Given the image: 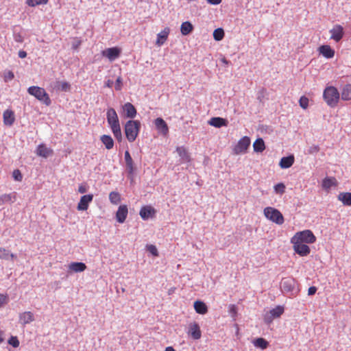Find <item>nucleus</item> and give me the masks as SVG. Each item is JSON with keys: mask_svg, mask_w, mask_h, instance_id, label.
Segmentation results:
<instances>
[{"mask_svg": "<svg viewBox=\"0 0 351 351\" xmlns=\"http://www.w3.org/2000/svg\"><path fill=\"white\" fill-rule=\"evenodd\" d=\"M224 31L222 28H217L213 32V38L217 41L221 40L224 37Z\"/></svg>", "mask_w": 351, "mask_h": 351, "instance_id": "58836bf2", "label": "nucleus"}, {"mask_svg": "<svg viewBox=\"0 0 351 351\" xmlns=\"http://www.w3.org/2000/svg\"><path fill=\"white\" fill-rule=\"evenodd\" d=\"M68 268L69 272L78 273L85 271L86 265L82 262H72L69 265Z\"/></svg>", "mask_w": 351, "mask_h": 351, "instance_id": "6ab92c4d", "label": "nucleus"}, {"mask_svg": "<svg viewBox=\"0 0 351 351\" xmlns=\"http://www.w3.org/2000/svg\"><path fill=\"white\" fill-rule=\"evenodd\" d=\"M16 255H15V254H12V253H10V259H12V260L15 259V258H16Z\"/></svg>", "mask_w": 351, "mask_h": 351, "instance_id": "e2e57ef3", "label": "nucleus"}, {"mask_svg": "<svg viewBox=\"0 0 351 351\" xmlns=\"http://www.w3.org/2000/svg\"><path fill=\"white\" fill-rule=\"evenodd\" d=\"M250 138L248 136H243L233 148L234 154L238 155L245 153L250 145Z\"/></svg>", "mask_w": 351, "mask_h": 351, "instance_id": "0eeeda50", "label": "nucleus"}, {"mask_svg": "<svg viewBox=\"0 0 351 351\" xmlns=\"http://www.w3.org/2000/svg\"><path fill=\"white\" fill-rule=\"evenodd\" d=\"M3 341V339L2 337V332H0V343H1Z\"/></svg>", "mask_w": 351, "mask_h": 351, "instance_id": "0e129e2a", "label": "nucleus"}, {"mask_svg": "<svg viewBox=\"0 0 351 351\" xmlns=\"http://www.w3.org/2000/svg\"><path fill=\"white\" fill-rule=\"evenodd\" d=\"M176 152L184 162H190L191 158L189 153L184 147H178Z\"/></svg>", "mask_w": 351, "mask_h": 351, "instance_id": "7c9ffc66", "label": "nucleus"}, {"mask_svg": "<svg viewBox=\"0 0 351 351\" xmlns=\"http://www.w3.org/2000/svg\"><path fill=\"white\" fill-rule=\"evenodd\" d=\"M188 335L195 340L199 339L202 337L200 327L197 322L190 323L189 325Z\"/></svg>", "mask_w": 351, "mask_h": 351, "instance_id": "9b49d317", "label": "nucleus"}, {"mask_svg": "<svg viewBox=\"0 0 351 351\" xmlns=\"http://www.w3.org/2000/svg\"><path fill=\"white\" fill-rule=\"evenodd\" d=\"M318 50L319 52L326 58H332L335 56V50L329 45H322L319 47Z\"/></svg>", "mask_w": 351, "mask_h": 351, "instance_id": "b1692460", "label": "nucleus"}, {"mask_svg": "<svg viewBox=\"0 0 351 351\" xmlns=\"http://www.w3.org/2000/svg\"><path fill=\"white\" fill-rule=\"evenodd\" d=\"M123 83H122V79L119 76L117 77L116 82H115V89L117 90H120L122 88Z\"/></svg>", "mask_w": 351, "mask_h": 351, "instance_id": "8fccbe9b", "label": "nucleus"}, {"mask_svg": "<svg viewBox=\"0 0 351 351\" xmlns=\"http://www.w3.org/2000/svg\"><path fill=\"white\" fill-rule=\"evenodd\" d=\"M194 308L197 313L200 315H204L208 312V307L206 304L199 300H197L194 302Z\"/></svg>", "mask_w": 351, "mask_h": 351, "instance_id": "c85d7f7f", "label": "nucleus"}, {"mask_svg": "<svg viewBox=\"0 0 351 351\" xmlns=\"http://www.w3.org/2000/svg\"><path fill=\"white\" fill-rule=\"evenodd\" d=\"M16 197L13 194H3L0 196V205H3L6 203L12 202L15 200Z\"/></svg>", "mask_w": 351, "mask_h": 351, "instance_id": "e433bc0d", "label": "nucleus"}, {"mask_svg": "<svg viewBox=\"0 0 351 351\" xmlns=\"http://www.w3.org/2000/svg\"><path fill=\"white\" fill-rule=\"evenodd\" d=\"M34 320V315L30 311H25L19 315V322L23 325L29 324Z\"/></svg>", "mask_w": 351, "mask_h": 351, "instance_id": "393cba45", "label": "nucleus"}, {"mask_svg": "<svg viewBox=\"0 0 351 351\" xmlns=\"http://www.w3.org/2000/svg\"><path fill=\"white\" fill-rule=\"evenodd\" d=\"M169 33L170 29L169 27H165L163 30L158 33L157 34L156 45L158 46L162 45L167 40Z\"/></svg>", "mask_w": 351, "mask_h": 351, "instance_id": "aec40b11", "label": "nucleus"}, {"mask_svg": "<svg viewBox=\"0 0 351 351\" xmlns=\"http://www.w3.org/2000/svg\"><path fill=\"white\" fill-rule=\"evenodd\" d=\"M113 85V82L110 80H108L106 82V86L108 88H111Z\"/></svg>", "mask_w": 351, "mask_h": 351, "instance_id": "bf43d9fd", "label": "nucleus"}, {"mask_svg": "<svg viewBox=\"0 0 351 351\" xmlns=\"http://www.w3.org/2000/svg\"><path fill=\"white\" fill-rule=\"evenodd\" d=\"M9 344L12 345L14 348L19 346V341L16 337H11L8 341Z\"/></svg>", "mask_w": 351, "mask_h": 351, "instance_id": "49530a36", "label": "nucleus"}, {"mask_svg": "<svg viewBox=\"0 0 351 351\" xmlns=\"http://www.w3.org/2000/svg\"><path fill=\"white\" fill-rule=\"evenodd\" d=\"M154 124L157 130L166 136L169 133V128L167 123L162 118H157L154 121Z\"/></svg>", "mask_w": 351, "mask_h": 351, "instance_id": "dca6fc26", "label": "nucleus"}, {"mask_svg": "<svg viewBox=\"0 0 351 351\" xmlns=\"http://www.w3.org/2000/svg\"><path fill=\"white\" fill-rule=\"evenodd\" d=\"M14 40L17 43H22L23 41V38L20 34L16 35L14 37Z\"/></svg>", "mask_w": 351, "mask_h": 351, "instance_id": "4d7b16f0", "label": "nucleus"}, {"mask_svg": "<svg viewBox=\"0 0 351 351\" xmlns=\"http://www.w3.org/2000/svg\"><path fill=\"white\" fill-rule=\"evenodd\" d=\"M0 258L8 260L10 258V251L4 247H0Z\"/></svg>", "mask_w": 351, "mask_h": 351, "instance_id": "37998d69", "label": "nucleus"}, {"mask_svg": "<svg viewBox=\"0 0 351 351\" xmlns=\"http://www.w3.org/2000/svg\"><path fill=\"white\" fill-rule=\"evenodd\" d=\"M337 182L335 178L330 177L326 178L322 181V188L326 191H328L332 186H336Z\"/></svg>", "mask_w": 351, "mask_h": 351, "instance_id": "c756f323", "label": "nucleus"}, {"mask_svg": "<svg viewBox=\"0 0 351 351\" xmlns=\"http://www.w3.org/2000/svg\"><path fill=\"white\" fill-rule=\"evenodd\" d=\"M128 213V210L127 206H120L116 213V219L117 221L119 223H123L127 217Z\"/></svg>", "mask_w": 351, "mask_h": 351, "instance_id": "a211bd4d", "label": "nucleus"}, {"mask_svg": "<svg viewBox=\"0 0 351 351\" xmlns=\"http://www.w3.org/2000/svg\"><path fill=\"white\" fill-rule=\"evenodd\" d=\"M165 351H176V350L173 347L169 346L165 348Z\"/></svg>", "mask_w": 351, "mask_h": 351, "instance_id": "680f3d73", "label": "nucleus"}, {"mask_svg": "<svg viewBox=\"0 0 351 351\" xmlns=\"http://www.w3.org/2000/svg\"><path fill=\"white\" fill-rule=\"evenodd\" d=\"M156 214V210L152 206H143L139 212L141 217L143 220H147L149 218H153Z\"/></svg>", "mask_w": 351, "mask_h": 351, "instance_id": "f8f14e48", "label": "nucleus"}, {"mask_svg": "<svg viewBox=\"0 0 351 351\" xmlns=\"http://www.w3.org/2000/svg\"><path fill=\"white\" fill-rule=\"evenodd\" d=\"M223 62H225V63H227V62H227V60H226V59H223Z\"/></svg>", "mask_w": 351, "mask_h": 351, "instance_id": "69168bd1", "label": "nucleus"}, {"mask_svg": "<svg viewBox=\"0 0 351 351\" xmlns=\"http://www.w3.org/2000/svg\"><path fill=\"white\" fill-rule=\"evenodd\" d=\"M338 199L346 206H351V193H340L338 195Z\"/></svg>", "mask_w": 351, "mask_h": 351, "instance_id": "f704fd0d", "label": "nucleus"}, {"mask_svg": "<svg viewBox=\"0 0 351 351\" xmlns=\"http://www.w3.org/2000/svg\"><path fill=\"white\" fill-rule=\"evenodd\" d=\"M106 118L108 123L117 141H121L122 134L118 115L114 108H109L107 110Z\"/></svg>", "mask_w": 351, "mask_h": 351, "instance_id": "f257e3e1", "label": "nucleus"}, {"mask_svg": "<svg viewBox=\"0 0 351 351\" xmlns=\"http://www.w3.org/2000/svg\"><path fill=\"white\" fill-rule=\"evenodd\" d=\"M274 188L276 193L282 195L285 192L286 186L283 183H278Z\"/></svg>", "mask_w": 351, "mask_h": 351, "instance_id": "79ce46f5", "label": "nucleus"}, {"mask_svg": "<svg viewBox=\"0 0 351 351\" xmlns=\"http://www.w3.org/2000/svg\"><path fill=\"white\" fill-rule=\"evenodd\" d=\"M147 250L154 256H158V252L156 247L154 245H148L147 246Z\"/></svg>", "mask_w": 351, "mask_h": 351, "instance_id": "a18cd8bd", "label": "nucleus"}, {"mask_svg": "<svg viewBox=\"0 0 351 351\" xmlns=\"http://www.w3.org/2000/svg\"><path fill=\"white\" fill-rule=\"evenodd\" d=\"M341 99L343 101L351 100V84H347L343 86L341 90Z\"/></svg>", "mask_w": 351, "mask_h": 351, "instance_id": "a878e982", "label": "nucleus"}, {"mask_svg": "<svg viewBox=\"0 0 351 351\" xmlns=\"http://www.w3.org/2000/svg\"><path fill=\"white\" fill-rule=\"evenodd\" d=\"M317 291V288L315 287H311L308 288V294L309 295H314Z\"/></svg>", "mask_w": 351, "mask_h": 351, "instance_id": "5fc2aeb1", "label": "nucleus"}, {"mask_svg": "<svg viewBox=\"0 0 351 351\" xmlns=\"http://www.w3.org/2000/svg\"><path fill=\"white\" fill-rule=\"evenodd\" d=\"M207 2L211 5H219L221 3L222 0H206Z\"/></svg>", "mask_w": 351, "mask_h": 351, "instance_id": "6e6d98bb", "label": "nucleus"}, {"mask_svg": "<svg viewBox=\"0 0 351 351\" xmlns=\"http://www.w3.org/2000/svg\"><path fill=\"white\" fill-rule=\"evenodd\" d=\"M283 313L284 307L277 306L270 310L269 312L265 315V321L267 323H270L274 318L280 317Z\"/></svg>", "mask_w": 351, "mask_h": 351, "instance_id": "9d476101", "label": "nucleus"}, {"mask_svg": "<svg viewBox=\"0 0 351 351\" xmlns=\"http://www.w3.org/2000/svg\"><path fill=\"white\" fill-rule=\"evenodd\" d=\"M49 0H26V3L29 6L34 7L40 4H47Z\"/></svg>", "mask_w": 351, "mask_h": 351, "instance_id": "ea45409f", "label": "nucleus"}, {"mask_svg": "<svg viewBox=\"0 0 351 351\" xmlns=\"http://www.w3.org/2000/svg\"><path fill=\"white\" fill-rule=\"evenodd\" d=\"M93 195L88 194L81 197L79 203L77 204V209L80 211L86 210L88 208L89 204L93 201Z\"/></svg>", "mask_w": 351, "mask_h": 351, "instance_id": "ddd939ff", "label": "nucleus"}, {"mask_svg": "<svg viewBox=\"0 0 351 351\" xmlns=\"http://www.w3.org/2000/svg\"><path fill=\"white\" fill-rule=\"evenodd\" d=\"M3 123L5 125L11 126L15 121L14 113L11 110H6L3 114Z\"/></svg>", "mask_w": 351, "mask_h": 351, "instance_id": "412c9836", "label": "nucleus"}, {"mask_svg": "<svg viewBox=\"0 0 351 351\" xmlns=\"http://www.w3.org/2000/svg\"><path fill=\"white\" fill-rule=\"evenodd\" d=\"M208 123L215 128H221L227 126L228 121L221 117H213L209 120Z\"/></svg>", "mask_w": 351, "mask_h": 351, "instance_id": "bb28decb", "label": "nucleus"}, {"mask_svg": "<svg viewBox=\"0 0 351 351\" xmlns=\"http://www.w3.org/2000/svg\"><path fill=\"white\" fill-rule=\"evenodd\" d=\"M100 139L107 149H112L114 146V141L110 135H102Z\"/></svg>", "mask_w": 351, "mask_h": 351, "instance_id": "473e14b6", "label": "nucleus"}, {"mask_svg": "<svg viewBox=\"0 0 351 351\" xmlns=\"http://www.w3.org/2000/svg\"><path fill=\"white\" fill-rule=\"evenodd\" d=\"M252 343L256 348H258L262 350H265L269 346V342L262 337L254 339Z\"/></svg>", "mask_w": 351, "mask_h": 351, "instance_id": "72a5a7b5", "label": "nucleus"}, {"mask_svg": "<svg viewBox=\"0 0 351 351\" xmlns=\"http://www.w3.org/2000/svg\"><path fill=\"white\" fill-rule=\"evenodd\" d=\"M13 178L17 181H21L23 176L21 171L19 169H15L12 173Z\"/></svg>", "mask_w": 351, "mask_h": 351, "instance_id": "de8ad7c7", "label": "nucleus"}, {"mask_svg": "<svg viewBox=\"0 0 351 351\" xmlns=\"http://www.w3.org/2000/svg\"><path fill=\"white\" fill-rule=\"evenodd\" d=\"M27 93L47 106L51 103L48 93L43 88L32 86L28 88Z\"/></svg>", "mask_w": 351, "mask_h": 351, "instance_id": "20e7f679", "label": "nucleus"}, {"mask_svg": "<svg viewBox=\"0 0 351 351\" xmlns=\"http://www.w3.org/2000/svg\"><path fill=\"white\" fill-rule=\"evenodd\" d=\"M308 99L305 96H302L300 98L299 104L301 108L306 109L308 106Z\"/></svg>", "mask_w": 351, "mask_h": 351, "instance_id": "c03bdc74", "label": "nucleus"}, {"mask_svg": "<svg viewBox=\"0 0 351 351\" xmlns=\"http://www.w3.org/2000/svg\"><path fill=\"white\" fill-rule=\"evenodd\" d=\"M14 73L11 71H8L4 74V80L5 82L11 81L14 79Z\"/></svg>", "mask_w": 351, "mask_h": 351, "instance_id": "09e8293b", "label": "nucleus"}, {"mask_svg": "<svg viewBox=\"0 0 351 351\" xmlns=\"http://www.w3.org/2000/svg\"><path fill=\"white\" fill-rule=\"evenodd\" d=\"M294 280L292 278H283L281 282V289L284 292H291L294 288Z\"/></svg>", "mask_w": 351, "mask_h": 351, "instance_id": "4be33fe9", "label": "nucleus"}, {"mask_svg": "<svg viewBox=\"0 0 351 351\" xmlns=\"http://www.w3.org/2000/svg\"><path fill=\"white\" fill-rule=\"evenodd\" d=\"M330 38L336 42H339L343 36V28L341 25H335L330 30Z\"/></svg>", "mask_w": 351, "mask_h": 351, "instance_id": "2eb2a0df", "label": "nucleus"}, {"mask_svg": "<svg viewBox=\"0 0 351 351\" xmlns=\"http://www.w3.org/2000/svg\"><path fill=\"white\" fill-rule=\"evenodd\" d=\"M323 98L328 106L335 108L338 104L340 93L336 87L333 86H326L323 92Z\"/></svg>", "mask_w": 351, "mask_h": 351, "instance_id": "f03ea898", "label": "nucleus"}, {"mask_svg": "<svg viewBox=\"0 0 351 351\" xmlns=\"http://www.w3.org/2000/svg\"><path fill=\"white\" fill-rule=\"evenodd\" d=\"M319 151V147L316 145H313L309 147L308 154H316Z\"/></svg>", "mask_w": 351, "mask_h": 351, "instance_id": "3c124183", "label": "nucleus"}, {"mask_svg": "<svg viewBox=\"0 0 351 351\" xmlns=\"http://www.w3.org/2000/svg\"><path fill=\"white\" fill-rule=\"evenodd\" d=\"M293 241L305 243L307 244L313 243L316 241V237L313 232L309 230H303L297 232L292 238Z\"/></svg>", "mask_w": 351, "mask_h": 351, "instance_id": "423d86ee", "label": "nucleus"}, {"mask_svg": "<svg viewBox=\"0 0 351 351\" xmlns=\"http://www.w3.org/2000/svg\"><path fill=\"white\" fill-rule=\"evenodd\" d=\"M123 110L125 113V117L127 118L132 119L136 115V110L135 107L130 102H128L123 106Z\"/></svg>", "mask_w": 351, "mask_h": 351, "instance_id": "f3484780", "label": "nucleus"}, {"mask_svg": "<svg viewBox=\"0 0 351 351\" xmlns=\"http://www.w3.org/2000/svg\"><path fill=\"white\" fill-rule=\"evenodd\" d=\"M109 199L113 204H117L121 202L120 194L117 192L112 191L109 194Z\"/></svg>", "mask_w": 351, "mask_h": 351, "instance_id": "4c0bfd02", "label": "nucleus"}, {"mask_svg": "<svg viewBox=\"0 0 351 351\" xmlns=\"http://www.w3.org/2000/svg\"><path fill=\"white\" fill-rule=\"evenodd\" d=\"M291 243L293 244V248L295 252L300 256H306L310 254L311 249L306 245L307 243L293 241V239H291Z\"/></svg>", "mask_w": 351, "mask_h": 351, "instance_id": "6e6552de", "label": "nucleus"}, {"mask_svg": "<svg viewBox=\"0 0 351 351\" xmlns=\"http://www.w3.org/2000/svg\"><path fill=\"white\" fill-rule=\"evenodd\" d=\"M8 302V297L6 295L0 294V307Z\"/></svg>", "mask_w": 351, "mask_h": 351, "instance_id": "603ef678", "label": "nucleus"}, {"mask_svg": "<svg viewBox=\"0 0 351 351\" xmlns=\"http://www.w3.org/2000/svg\"><path fill=\"white\" fill-rule=\"evenodd\" d=\"M124 159L125 162L126 171L128 173V176L131 180H133V176L135 171V167L134 161L130 156L128 150H126L124 154Z\"/></svg>", "mask_w": 351, "mask_h": 351, "instance_id": "1a4fd4ad", "label": "nucleus"}, {"mask_svg": "<svg viewBox=\"0 0 351 351\" xmlns=\"http://www.w3.org/2000/svg\"><path fill=\"white\" fill-rule=\"evenodd\" d=\"M141 123L138 120L128 121L125 125V134L129 142H134L140 131Z\"/></svg>", "mask_w": 351, "mask_h": 351, "instance_id": "7ed1b4c3", "label": "nucleus"}, {"mask_svg": "<svg viewBox=\"0 0 351 351\" xmlns=\"http://www.w3.org/2000/svg\"><path fill=\"white\" fill-rule=\"evenodd\" d=\"M253 148L255 152H263L265 149L264 141L261 138H257L253 143Z\"/></svg>", "mask_w": 351, "mask_h": 351, "instance_id": "c9c22d12", "label": "nucleus"}, {"mask_svg": "<svg viewBox=\"0 0 351 351\" xmlns=\"http://www.w3.org/2000/svg\"><path fill=\"white\" fill-rule=\"evenodd\" d=\"M230 311L231 313L236 314L237 311H236V307L234 305L230 306Z\"/></svg>", "mask_w": 351, "mask_h": 351, "instance_id": "052dcab7", "label": "nucleus"}, {"mask_svg": "<svg viewBox=\"0 0 351 351\" xmlns=\"http://www.w3.org/2000/svg\"><path fill=\"white\" fill-rule=\"evenodd\" d=\"M120 53L121 49L118 47L108 48L101 52L102 56L106 57L110 61L117 59L120 56Z\"/></svg>", "mask_w": 351, "mask_h": 351, "instance_id": "4468645a", "label": "nucleus"}, {"mask_svg": "<svg viewBox=\"0 0 351 351\" xmlns=\"http://www.w3.org/2000/svg\"><path fill=\"white\" fill-rule=\"evenodd\" d=\"M27 56L26 51L21 50L19 51V57L21 58H25Z\"/></svg>", "mask_w": 351, "mask_h": 351, "instance_id": "13d9d810", "label": "nucleus"}, {"mask_svg": "<svg viewBox=\"0 0 351 351\" xmlns=\"http://www.w3.org/2000/svg\"><path fill=\"white\" fill-rule=\"evenodd\" d=\"M193 30V25L189 21L183 22L180 26V32L182 35L186 36Z\"/></svg>", "mask_w": 351, "mask_h": 351, "instance_id": "2f4dec72", "label": "nucleus"}, {"mask_svg": "<svg viewBox=\"0 0 351 351\" xmlns=\"http://www.w3.org/2000/svg\"><path fill=\"white\" fill-rule=\"evenodd\" d=\"M294 156L293 155H290L287 157H283L281 158L279 165L282 169H287L291 167L294 163Z\"/></svg>", "mask_w": 351, "mask_h": 351, "instance_id": "cd10ccee", "label": "nucleus"}, {"mask_svg": "<svg viewBox=\"0 0 351 351\" xmlns=\"http://www.w3.org/2000/svg\"><path fill=\"white\" fill-rule=\"evenodd\" d=\"M263 213L265 217L276 224L281 225L284 223V217L282 213L276 208L273 207H266Z\"/></svg>", "mask_w": 351, "mask_h": 351, "instance_id": "39448f33", "label": "nucleus"}, {"mask_svg": "<svg viewBox=\"0 0 351 351\" xmlns=\"http://www.w3.org/2000/svg\"><path fill=\"white\" fill-rule=\"evenodd\" d=\"M36 154L43 158H47L53 154V150L44 144H40L36 149Z\"/></svg>", "mask_w": 351, "mask_h": 351, "instance_id": "5701e85b", "label": "nucleus"}, {"mask_svg": "<svg viewBox=\"0 0 351 351\" xmlns=\"http://www.w3.org/2000/svg\"><path fill=\"white\" fill-rule=\"evenodd\" d=\"M88 190V187L86 184H80L78 187V192L80 193H85Z\"/></svg>", "mask_w": 351, "mask_h": 351, "instance_id": "864d4df0", "label": "nucleus"}, {"mask_svg": "<svg viewBox=\"0 0 351 351\" xmlns=\"http://www.w3.org/2000/svg\"><path fill=\"white\" fill-rule=\"evenodd\" d=\"M58 88L62 91H69L71 89V85L67 82H58Z\"/></svg>", "mask_w": 351, "mask_h": 351, "instance_id": "a19ab883", "label": "nucleus"}]
</instances>
